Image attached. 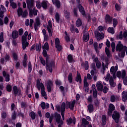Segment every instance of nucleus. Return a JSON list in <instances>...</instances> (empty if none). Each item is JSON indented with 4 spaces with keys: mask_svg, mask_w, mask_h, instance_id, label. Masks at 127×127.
Wrapping results in <instances>:
<instances>
[{
    "mask_svg": "<svg viewBox=\"0 0 127 127\" xmlns=\"http://www.w3.org/2000/svg\"><path fill=\"white\" fill-rule=\"evenodd\" d=\"M39 59H40L41 64H42L43 66H45V65H46V64L45 63V60L43 59V58H42V57H40Z\"/></svg>",
    "mask_w": 127,
    "mask_h": 127,
    "instance_id": "44",
    "label": "nucleus"
},
{
    "mask_svg": "<svg viewBox=\"0 0 127 127\" xmlns=\"http://www.w3.org/2000/svg\"><path fill=\"white\" fill-rule=\"evenodd\" d=\"M11 90H12L11 86L9 84H8L6 86V91H7V92H10Z\"/></svg>",
    "mask_w": 127,
    "mask_h": 127,
    "instance_id": "59",
    "label": "nucleus"
},
{
    "mask_svg": "<svg viewBox=\"0 0 127 127\" xmlns=\"http://www.w3.org/2000/svg\"><path fill=\"white\" fill-rule=\"evenodd\" d=\"M52 1L54 3V4H55V5L58 7V8H59L60 7V1L58 0H52Z\"/></svg>",
    "mask_w": 127,
    "mask_h": 127,
    "instance_id": "30",
    "label": "nucleus"
},
{
    "mask_svg": "<svg viewBox=\"0 0 127 127\" xmlns=\"http://www.w3.org/2000/svg\"><path fill=\"white\" fill-rule=\"evenodd\" d=\"M117 76L118 77V78H122L124 79L125 77H126V70H123L121 71H118L117 72Z\"/></svg>",
    "mask_w": 127,
    "mask_h": 127,
    "instance_id": "12",
    "label": "nucleus"
},
{
    "mask_svg": "<svg viewBox=\"0 0 127 127\" xmlns=\"http://www.w3.org/2000/svg\"><path fill=\"white\" fill-rule=\"evenodd\" d=\"M32 13L34 15H37V10H34L33 11L32 10H30V14H32Z\"/></svg>",
    "mask_w": 127,
    "mask_h": 127,
    "instance_id": "55",
    "label": "nucleus"
},
{
    "mask_svg": "<svg viewBox=\"0 0 127 127\" xmlns=\"http://www.w3.org/2000/svg\"><path fill=\"white\" fill-rule=\"evenodd\" d=\"M127 46L123 45L121 42H119L116 46V51L118 52L119 57L124 58L126 55V50H127Z\"/></svg>",
    "mask_w": 127,
    "mask_h": 127,
    "instance_id": "2",
    "label": "nucleus"
},
{
    "mask_svg": "<svg viewBox=\"0 0 127 127\" xmlns=\"http://www.w3.org/2000/svg\"><path fill=\"white\" fill-rule=\"evenodd\" d=\"M119 99H120V96L112 95L110 98V101L113 103L114 102L118 101Z\"/></svg>",
    "mask_w": 127,
    "mask_h": 127,
    "instance_id": "17",
    "label": "nucleus"
},
{
    "mask_svg": "<svg viewBox=\"0 0 127 127\" xmlns=\"http://www.w3.org/2000/svg\"><path fill=\"white\" fill-rule=\"evenodd\" d=\"M87 108L89 113H93V112H94V106L93 105H88Z\"/></svg>",
    "mask_w": 127,
    "mask_h": 127,
    "instance_id": "29",
    "label": "nucleus"
},
{
    "mask_svg": "<svg viewBox=\"0 0 127 127\" xmlns=\"http://www.w3.org/2000/svg\"><path fill=\"white\" fill-rule=\"evenodd\" d=\"M112 118L115 122L118 124L119 123V120H120V114L117 111H114L112 115Z\"/></svg>",
    "mask_w": 127,
    "mask_h": 127,
    "instance_id": "7",
    "label": "nucleus"
},
{
    "mask_svg": "<svg viewBox=\"0 0 127 127\" xmlns=\"http://www.w3.org/2000/svg\"><path fill=\"white\" fill-rule=\"evenodd\" d=\"M123 83H124V85H125V86L127 85V76L124 78V79L123 80Z\"/></svg>",
    "mask_w": 127,
    "mask_h": 127,
    "instance_id": "64",
    "label": "nucleus"
},
{
    "mask_svg": "<svg viewBox=\"0 0 127 127\" xmlns=\"http://www.w3.org/2000/svg\"><path fill=\"white\" fill-rule=\"evenodd\" d=\"M22 48L24 50L27 46H28V43L26 42V36H22Z\"/></svg>",
    "mask_w": 127,
    "mask_h": 127,
    "instance_id": "8",
    "label": "nucleus"
},
{
    "mask_svg": "<svg viewBox=\"0 0 127 127\" xmlns=\"http://www.w3.org/2000/svg\"><path fill=\"white\" fill-rule=\"evenodd\" d=\"M82 125H84L85 126H87V125L89 124V122H88L87 121V120H86V119L83 118L82 120Z\"/></svg>",
    "mask_w": 127,
    "mask_h": 127,
    "instance_id": "46",
    "label": "nucleus"
},
{
    "mask_svg": "<svg viewBox=\"0 0 127 127\" xmlns=\"http://www.w3.org/2000/svg\"><path fill=\"white\" fill-rule=\"evenodd\" d=\"M46 69L49 70L51 73H52V67H54L55 64L54 61H49V58L47 57L46 60Z\"/></svg>",
    "mask_w": 127,
    "mask_h": 127,
    "instance_id": "3",
    "label": "nucleus"
},
{
    "mask_svg": "<svg viewBox=\"0 0 127 127\" xmlns=\"http://www.w3.org/2000/svg\"><path fill=\"white\" fill-rule=\"evenodd\" d=\"M64 14L65 18L68 19V18H70V13L68 12V11L64 10Z\"/></svg>",
    "mask_w": 127,
    "mask_h": 127,
    "instance_id": "32",
    "label": "nucleus"
},
{
    "mask_svg": "<svg viewBox=\"0 0 127 127\" xmlns=\"http://www.w3.org/2000/svg\"><path fill=\"white\" fill-rule=\"evenodd\" d=\"M105 37V35L103 33H97L96 34V38L97 40H101V39H103Z\"/></svg>",
    "mask_w": 127,
    "mask_h": 127,
    "instance_id": "18",
    "label": "nucleus"
},
{
    "mask_svg": "<svg viewBox=\"0 0 127 127\" xmlns=\"http://www.w3.org/2000/svg\"><path fill=\"white\" fill-rule=\"evenodd\" d=\"M110 77H111V74L110 73H108L104 77V79L105 81L107 82L109 81V80H110Z\"/></svg>",
    "mask_w": 127,
    "mask_h": 127,
    "instance_id": "43",
    "label": "nucleus"
},
{
    "mask_svg": "<svg viewBox=\"0 0 127 127\" xmlns=\"http://www.w3.org/2000/svg\"><path fill=\"white\" fill-rule=\"evenodd\" d=\"M113 20V18L109 14H107L105 16V22L106 23H112V21Z\"/></svg>",
    "mask_w": 127,
    "mask_h": 127,
    "instance_id": "15",
    "label": "nucleus"
},
{
    "mask_svg": "<svg viewBox=\"0 0 127 127\" xmlns=\"http://www.w3.org/2000/svg\"><path fill=\"white\" fill-rule=\"evenodd\" d=\"M109 83L111 87H116V83H115V81H114V78H113V77H110V80H109Z\"/></svg>",
    "mask_w": 127,
    "mask_h": 127,
    "instance_id": "25",
    "label": "nucleus"
},
{
    "mask_svg": "<svg viewBox=\"0 0 127 127\" xmlns=\"http://www.w3.org/2000/svg\"><path fill=\"white\" fill-rule=\"evenodd\" d=\"M115 8L117 11H120L121 10V9L122 8L121 7V5H120L119 4H115Z\"/></svg>",
    "mask_w": 127,
    "mask_h": 127,
    "instance_id": "54",
    "label": "nucleus"
},
{
    "mask_svg": "<svg viewBox=\"0 0 127 127\" xmlns=\"http://www.w3.org/2000/svg\"><path fill=\"white\" fill-rule=\"evenodd\" d=\"M43 49H46V50H49V45L48 43H45L44 45L43 46Z\"/></svg>",
    "mask_w": 127,
    "mask_h": 127,
    "instance_id": "41",
    "label": "nucleus"
},
{
    "mask_svg": "<svg viewBox=\"0 0 127 127\" xmlns=\"http://www.w3.org/2000/svg\"><path fill=\"white\" fill-rule=\"evenodd\" d=\"M111 47H112V52H114L115 49L116 48V44H115V43H114V42L112 43Z\"/></svg>",
    "mask_w": 127,
    "mask_h": 127,
    "instance_id": "60",
    "label": "nucleus"
},
{
    "mask_svg": "<svg viewBox=\"0 0 127 127\" xmlns=\"http://www.w3.org/2000/svg\"><path fill=\"white\" fill-rule=\"evenodd\" d=\"M118 65L115 66H112L110 68V73L113 76V78L116 77V73H117V71H118Z\"/></svg>",
    "mask_w": 127,
    "mask_h": 127,
    "instance_id": "10",
    "label": "nucleus"
},
{
    "mask_svg": "<svg viewBox=\"0 0 127 127\" xmlns=\"http://www.w3.org/2000/svg\"><path fill=\"white\" fill-rule=\"evenodd\" d=\"M105 52L108 57H111V52H110V50H109V49L107 47L105 48Z\"/></svg>",
    "mask_w": 127,
    "mask_h": 127,
    "instance_id": "37",
    "label": "nucleus"
},
{
    "mask_svg": "<svg viewBox=\"0 0 127 127\" xmlns=\"http://www.w3.org/2000/svg\"><path fill=\"white\" fill-rule=\"evenodd\" d=\"M115 110V106L112 104H110L109 105V109L108 111L109 115H112V113H113V111Z\"/></svg>",
    "mask_w": 127,
    "mask_h": 127,
    "instance_id": "20",
    "label": "nucleus"
},
{
    "mask_svg": "<svg viewBox=\"0 0 127 127\" xmlns=\"http://www.w3.org/2000/svg\"><path fill=\"white\" fill-rule=\"evenodd\" d=\"M6 10V9L3 6V5H1L0 6V12H5V11Z\"/></svg>",
    "mask_w": 127,
    "mask_h": 127,
    "instance_id": "49",
    "label": "nucleus"
},
{
    "mask_svg": "<svg viewBox=\"0 0 127 127\" xmlns=\"http://www.w3.org/2000/svg\"><path fill=\"white\" fill-rule=\"evenodd\" d=\"M89 34L88 33H85L83 35V41H85V42H87V41L89 40Z\"/></svg>",
    "mask_w": 127,
    "mask_h": 127,
    "instance_id": "28",
    "label": "nucleus"
},
{
    "mask_svg": "<svg viewBox=\"0 0 127 127\" xmlns=\"http://www.w3.org/2000/svg\"><path fill=\"white\" fill-rule=\"evenodd\" d=\"M107 118L106 117V116H102V125H103L104 126H105V125H106V124H107V122L106 121Z\"/></svg>",
    "mask_w": 127,
    "mask_h": 127,
    "instance_id": "40",
    "label": "nucleus"
},
{
    "mask_svg": "<svg viewBox=\"0 0 127 127\" xmlns=\"http://www.w3.org/2000/svg\"><path fill=\"white\" fill-rule=\"evenodd\" d=\"M32 70V68L31 67V63L30 62L28 63V71L30 73Z\"/></svg>",
    "mask_w": 127,
    "mask_h": 127,
    "instance_id": "61",
    "label": "nucleus"
},
{
    "mask_svg": "<svg viewBox=\"0 0 127 127\" xmlns=\"http://www.w3.org/2000/svg\"><path fill=\"white\" fill-rule=\"evenodd\" d=\"M13 92L15 95H17V93H18V90H17V87L14 86L13 88Z\"/></svg>",
    "mask_w": 127,
    "mask_h": 127,
    "instance_id": "52",
    "label": "nucleus"
},
{
    "mask_svg": "<svg viewBox=\"0 0 127 127\" xmlns=\"http://www.w3.org/2000/svg\"><path fill=\"white\" fill-rule=\"evenodd\" d=\"M84 67L86 70H88V69H89V63H88V61L85 62Z\"/></svg>",
    "mask_w": 127,
    "mask_h": 127,
    "instance_id": "51",
    "label": "nucleus"
},
{
    "mask_svg": "<svg viewBox=\"0 0 127 127\" xmlns=\"http://www.w3.org/2000/svg\"><path fill=\"white\" fill-rule=\"evenodd\" d=\"M75 102L74 100H73L71 102H66L65 103H65L63 102L62 103V105L61 107L59 106H57L56 107L57 110V111H58V112H60V111H61V115H62V117L63 118V121L65 120V117H64V112H65V108L66 109H69V108L70 110H73V109H74V106H75Z\"/></svg>",
    "mask_w": 127,
    "mask_h": 127,
    "instance_id": "1",
    "label": "nucleus"
},
{
    "mask_svg": "<svg viewBox=\"0 0 127 127\" xmlns=\"http://www.w3.org/2000/svg\"><path fill=\"white\" fill-rule=\"evenodd\" d=\"M55 18L56 22H58V23H59V20H60V15L58 12L56 13Z\"/></svg>",
    "mask_w": 127,
    "mask_h": 127,
    "instance_id": "35",
    "label": "nucleus"
},
{
    "mask_svg": "<svg viewBox=\"0 0 127 127\" xmlns=\"http://www.w3.org/2000/svg\"><path fill=\"white\" fill-rule=\"evenodd\" d=\"M45 89H43L41 90V95L43 97H44L45 100L47 99V97H46V92H45Z\"/></svg>",
    "mask_w": 127,
    "mask_h": 127,
    "instance_id": "39",
    "label": "nucleus"
},
{
    "mask_svg": "<svg viewBox=\"0 0 127 127\" xmlns=\"http://www.w3.org/2000/svg\"><path fill=\"white\" fill-rule=\"evenodd\" d=\"M96 87L98 91H103V84L102 82L98 81L96 83Z\"/></svg>",
    "mask_w": 127,
    "mask_h": 127,
    "instance_id": "16",
    "label": "nucleus"
},
{
    "mask_svg": "<svg viewBox=\"0 0 127 127\" xmlns=\"http://www.w3.org/2000/svg\"><path fill=\"white\" fill-rule=\"evenodd\" d=\"M41 107L42 110H45V109H48L49 108V104L48 103L45 104V102H42L41 103Z\"/></svg>",
    "mask_w": 127,
    "mask_h": 127,
    "instance_id": "22",
    "label": "nucleus"
},
{
    "mask_svg": "<svg viewBox=\"0 0 127 127\" xmlns=\"http://www.w3.org/2000/svg\"><path fill=\"white\" fill-rule=\"evenodd\" d=\"M48 4V1L46 0H43L41 2V5L44 8V9H46L47 8V5Z\"/></svg>",
    "mask_w": 127,
    "mask_h": 127,
    "instance_id": "21",
    "label": "nucleus"
},
{
    "mask_svg": "<svg viewBox=\"0 0 127 127\" xmlns=\"http://www.w3.org/2000/svg\"><path fill=\"white\" fill-rule=\"evenodd\" d=\"M1 116L2 119H6L7 115H6V113H5V112H3L1 114Z\"/></svg>",
    "mask_w": 127,
    "mask_h": 127,
    "instance_id": "58",
    "label": "nucleus"
},
{
    "mask_svg": "<svg viewBox=\"0 0 127 127\" xmlns=\"http://www.w3.org/2000/svg\"><path fill=\"white\" fill-rule=\"evenodd\" d=\"M84 87L86 88H88V86H89V83L87 82V77H85L84 79Z\"/></svg>",
    "mask_w": 127,
    "mask_h": 127,
    "instance_id": "48",
    "label": "nucleus"
},
{
    "mask_svg": "<svg viewBox=\"0 0 127 127\" xmlns=\"http://www.w3.org/2000/svg\"><path fill=\"white\" fill-rule=\"evenodd\" d=\"M30 115H31V119H32V120H35V117L36 116L35 113L33 112H31Z\"/></svg>",
    "mask_w": 127,
    "mask_h": 127,
    "instance_id": "57",
    "label": "nucleus"
},
{
    "mask_svg": "<svg viewBox=\"0 0 127 127\" xmlns=\"http://www.w3.org/2000/svg\"><path fill=\"white\" fill-rule=\"evenodd\" d=\"M122 100L124 102L127 101V91H123L122 92Z\"/></svg>",
    "mask_w": 127,
    "mask_h": 127,
    "instance_id": "23",
    "label": "nucleus"
},
{
    "mask_svg": "<svg viewBox=\"0 0 127 127\" xmlns=\"http://www.w3.org/2000/svg\"><path fill=\"white\" fill-rule=\"evenodd\" d=\"M0 42H3V32H1L0 34Z\"/></svg>",
    "mask_w": 127,
    "mask_h": 127,
    "instance_id": "56",
    "label": "nucleus"
},
{
    "mask_svg": "<svg viewBox=\"0 0 127 127\" xmlns=\"http://www.w3.org/2000/svg\"><path fill=\"white\" fill-rule=\"evenodd\" d=\"M93 46L94 47V49L97 52V53H99V47H98V43L97 42H94L93 44Z\"/></svg>",
    "mask_w": 127,
    "mask_h": 127,
    "instance_id": "34",
    "label": "nucleus"
},
{
    "mask_svg": "<svg viewBox=\"0 0 127 127\" xmlns=\"http://www.w3.org/2000/svg\"><path fill=\"white\" fill-rule=\"evenodd\" d=\"M47 28L49 33V36H52V23L51 22V21L49 20L48 21Z\"/></svg>",
    "mask_w": 127,
    "mask_h": 127,
    "instance_id": "6",
    "label": "nucleus"
},
{
    "mask_svg": "<svg viewBox=\"0 0 127 127\" xmlns=\"http://www.w3.org/2000/svg\"><path fill=\"white\" fill-rule=\"evenodd\" d=\"M12 37L13 39L17 38L18 37V32L16 31H14L12 33Z\"/></svg>",
    "mask_w": 127,
    "mask_h": 127,
    "instance_id": "31",
    "label": "nucleus"
},
{
    "mask_svg": "<svg viewBox=\"0 0 127 127\" xmlns=\"http://www.w3.org/2000/svg\"><path fill=\"white\" fill-rule=\"evenodd\" d=\"M26 2L28 8H29V9L34 6V2L33 0H27Z\"/></svg>",
    "mask_w": 127,
    "mask_h": 127,
    "instance_id": "13",
    "label": "nucleus"
},
{
    "mask_svg": "<svg viewBox=\"0 0 127 127\" xmlns=\"http://www.w3.org/2000/svg\"><path fill=\"white\" fill-rule=\"evenodd\" d=\"M76 25L77 27H80L82 25V21L80 18H78L76 21Z\"/></svg>",
    "mask_w": 127,
    "mask_h": 127,
    "instance_id": "33",
    "label": "nucleus"
},
{
    "mask_svg": "<svg viewBox=\"0 0 127 127\" xmlns=\"http://www.w3.org/2000/svg\"><path fill=\"white\" fill-rule=\"evenodd\" d=\"M2 74L5 79L6 82H9V74L6 73L5 71H3Z\"/></svg>",
    "mask_w": 127,
    "mask_h": 127,
    "instance_id": "19",
    "label": "nucleus"
},
{
    "mask_svg": "<svg viewBox=\"0 0 127 127\" xmlns=\"http://www.w3.org/2000/svg\"><path fill=\"white\" fill-rule=\"evenodd\" d=\"M113 23L114 27H116V26H117L118 25V20H117L116 18H114L113 19Z\"/></svg>",
    "mask_w": 127,
    "mask_h": 127,
    "instance_id": "50",
    "label": "nucleus"
},
{
    "mask_svg": "<svg viewBox=\"0 0 127 127\" xmlns=\"http://www.w3.org/2000/svg\"><path fill=\"white\" fill-rule=\"evenodd\" d=\"M37 89L39 90L40 89L42 90H45V87H44V85L42 82H40V80L39 79L37 80Z\"/></svg>",
    "mask_w": 127,
    "mask_h": 127,
    "instance_id": "11",
    "label": "nucleus"
},
{
    "mask_svg": "<svg viewBox=\"0 0 127 127\" xmlns=\"http://www.w3.org/2000/svg\"><path fill=\"white\" fill-rule=\"evenodd\" d=\"M108 31L109 32V33H111V34H114V33H115V31L114 30V28L113 27L108 28Z\"/></svg>",
    "mask_w": 127,
    "mask_h": 127,
    "instance_id": "45",
    "label": "nucleus"
},
{
    "mask_svg": "<svg viewBox=\"0 0 127 127\" xmlns=\"http://www.w3.org/2000/svg\"><path fill=\"white\" fill-rule=\"evenodd\" d=\"M36 6L37 8H41V3L39 1H37L36 2Z\"/></svg>",
    "mask_w": 127,
    "mask_h": 127,
    "instance_id": "63",
    "label": "nucleus"
},
{
    "mask_svg": "<svg viewBox=\"0 0 127 127\" xmlns=\"http://www.w3.org/2000/svg\"><path fill=\"white\" fill-rule=\"evenodd\" d=\"M78 8H79L80 12H81L82 15H85V10L84 9V7L82 6V5L79 4Z\"/></svg>",
    "mask_w": 127,
    "mask_h": 127,
    "instance_id": "27",
    "label": "nucleus"
},
{
    "mask_svg": "<svg viewBox=\"0 0 127 127\" xmlns=\"http://www.w3.org/2000/svg\"><path fill=\"white\" fill-rule=\"evenodd\" d=\"M53 85V82L51 80H49L48 82L47 89L49 92H51V88Z\"/></svg>",
    "mask_w": 127,
    "mask_h": 127,
    "instance_id": "24",
    "label": "nucleus"
},
{
    "mask_svg": "<svg viewBox=\"0 0 127 127\" xmlns=\"http://www.w3.org/2000/svg\"><path fill=\"white\" fill-rule=\"evenodd\" d=\"M55 47L57 48L58 51H61L62 49V46L60 45V40L58 38H56L55 39Z\"/></svg>",
    "mask_w": 127,
    "mask_h": 127,
    "instance_id": "9",
    "label": "nucleus"
},
{
    "mask_svg": "<svg viewBox=\"0 0 127 127\" xmlns=\"http://www.w3.org/2000/svg\"><path fill=\"white\" fill-rule=\"evenodd\" d=\"M11 6H12V8H16V3L14 2H10Z\"/></svg>",
    "mask_w": 127,
    "mask_h": 127,
    "instance_id": "62",
    "label": "nucleus"
},
{
    "mask_svg": "<svg viewBox=\"0 0 127 127\" xmlns=\"http://www.w3.org/2000/svg\"><path fill=\"white\" fill-rule=\"evenodd\" d=\"M40 24V22L39 21V18L37 17L36 19V23H35V28H36L38 25Z\"/></svg>",
    "mask_w": 127,
    "mask_h": 127,
    "instance_id": "38",
    "label": "nucleus"
},
{
    "mask_svg": "<svg viewBox=\"0 0 127 127\" xmlns=\"http://www.w3.org/2000/svg\"><path fill=\"white\" fill-rule=\"evenodd\" d=\"M75 80L76 82H79V83H81V75L80 73H77V75L75 77Z\"/></svg>",
    "mask_w": 127,
    "mask_h": 127,
    "instance_id": "36",
    "label": "nucleus"
},
{
    "mask_svg": "<svg viewBox=\"0 0 127 127\" xmlns=\"http://www.w3.org/2000/svg\"><path fill=\"white\" fill-rule=\"evenodd\" d=\"M12 57L14 61H17L18 59V57L17 56V54L16 53H13L12 54Z\"/></svg>",
    "mask_w": 127,
    "mask_h": 127,
    "instance_id": "42",
    "label": "nucleus"
},
{
    "mask_svg": "<svg viewBox=\"0 0 127 127\" xmlns=\"http://www.w3.org/2000/svg\"><path fill=\"white\" fill-rule=\"evenodd\" d=\"M72 80H73V78L72 77V73H70L69 74L68 76V81L69 83H71Z\"/></svg>",
    "mask_w": 127,
    "mask_h": 127,
    "instance_id": "47",
    "label": "nucleus"
},
{
    "mask_svg": "<svg viewBox=\"0 0 127 127\" xmlns=\"http://www.w3.org/2000/svg\"><path fill=\"white\" fill-rule=\"evenodd\" d=\"M17 13L19 17L21 15L22 16V17H26V15H27V11H25L23 12L22 11V8L20 7L18 8Z\"/></svg>",
    "mask_w": 127,
    "mask_h": 127,
    "instance_id": "5",
    "label": "nucleus"
},
{
    "mask_svg": "<svg viewBox=\"0 0 127 127\" xmlns=\"http://www.w3.org/2000/svg\"><path fill=\"white\" fill-rule=\"evenodd\" d=\"M27 56L26 54H25L24 56V59L23 60V66L24 67V68H25L27 66V63H26V61H27Z\"/></svg>",
    "mask_w": 127,
    "mask_h": 127,
    "instance_id": "26",
    "label": "nucleus"
},
{
    "mask_svg": "<svg viewBox=\"0 0 127 127\" xmlns=\"http://www.w3.org/2000/svg\"><path fill=\"white\" fill-rule=\"evenodd\" d=\"M66 122L68 125H71L72 123V124H74V125H75V124H76V119L75 118V117H73L72 119L71 118H70L66 120Z\"/></svg>",
    "mask_w": 127,
    "mask_h": 127,
    "instance_id": "14",
    "label": "nucleus"
},
{
    "mask_svg": "<svg viewBox=\"0 0 127 127\" xmlns=\"http://www.w3.org/2000/svg\"><path fill=\"white\" fill-rule=\"evenodd\" d=\"M67 58L69 63L73 62V57H72V55H69L67 57Z\"/></svg>",
    "mask_w": 127,
    "mask_h": 127,
    "instance_id": "53",
    "label": "nucleus"
},
{
    "mask_svg": "<svg viewBox=\"0 0 127 127\" xmlns=\"http://www.w3.org/2000/svg\"><path fill=\"white\" fill-rule=\"evenodd\" d=\"M56 122L59 124L58 127H62L64 124L63 121L61 120V115L58 113L55 114Z\"/></svg>",
    "mask_w": 127,
    "mask_h": 127,
    "instance_id": "4",
    "label": "nucleus"
}]
</instances>
